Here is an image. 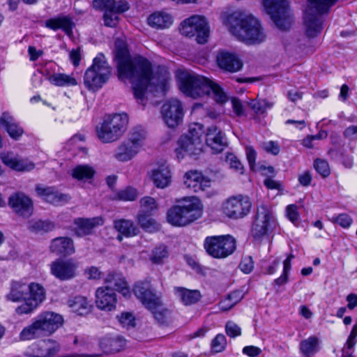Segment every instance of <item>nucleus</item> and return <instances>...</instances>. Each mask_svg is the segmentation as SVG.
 <instances>
[{"mask_svg":"<svg viewBox=\"0 0 357 357\" xmlns=\"http://www.w3.org/2000/svg\"><path fill=\"white\" fill-rule=\"evenodd\" d=\"M266 13L280 30H287L293 22L288 0H261Z\"/></svg>","mask_w":357,"mask_h":357,"instance_id":"obj_9","label":"nucleus"},{"mask_svg":"<svg viewBox=\"0 0 357 357\" xmlns=\"http://www.w3.org/2000/svg\"><path fill=\"white\" fill-rule=\"evenodd\" d=\"M240 269L245 273H250L254 268V262L251 257H245L242 259L240 265Z\"/></svg>","mask_w":357,"mask_h":357,"instance_id":"obj_60","label":"nucleus"},{"mask_svg":"<svg viewBox=\"0 0 357 357\" xmlns=\"http://www.w3.org/2000/svg\"><path fill=\"white\" fill-rule=\"evenodd\" d=\"M128 123L126 114L106 115L96 131L98 138L104 143L117 140L125 132Z\"/></svg>","mask_w":357,"mask_h":357,"instance_id":"obj_7","label":"nucleus"},{"mask_svg":"<svg viewBox=\"0 0 357 357\" xmlns=\"http://www.w3.org/2000/svg\"><path fill=\"white\" fill-rule=\"evenodd\" d=\"M93 6L97 10L104 11V24L109 27L116 26L119 22V14L129 9L128 2L122 0H94Z\"/></svg>","mask_w":357,"mask_h":357,"instance_id":"obj_14","label":"nucleus"},{"mask_svg":"<svg viewBox=\"0 0 357 357\" xmlns=\"http://www.w3.org/2000/svg\"><path fill=\"white\" fill-rule=\"evenodd\" d=\"M105 282L111 288L114 287L115 290L121 293L124 297L130 296V287L121 274L109 273L105 278Z\"/></svg>","mask_w":357,"mask_h":357,"instance_id":"obj_31","label":"nucleus"},{"mask_svg":"<svg viewBox=\"0 0 357 357\" xmlns=\"http://www.w3.org/2000/svg\"><path fill=\"white\" fill-rule=\"evenodd\" d=\"M169 252L166 246L161 245L155 247L153 250L151 255V260L154 264H160L163 260L167 258Z\"/></svg>","mask_w":357,"mask_h":357,"instance_id":"obj_50","label":"nucleus"},{"mask_svg":"<svg viewBox=\"0 0 357 357\" xmlns=\"http://www.w3.org/2000/svg\"><path fill=\"white\" fill-rule=\"evenodd\" d=\"M95 302L98 309L110 312L116 308V295L109 286L100 287L96 289Z\"/></svg>","mask_w":357,"mask_h":357,"instance_id":"obj_19","label":"nucleus"},{"mask_svg":"<svg viewBox=\"0 0 357 357\" xmlns=\"http://www.w3.org/2000/svg\"><path fill=\"white\" fill-rule=\"evenodd\" d=\"M78 266L73 259H58L50 264V273L61 281L70 280L77 275Z\"/></svg>","mask_w":357,"mask_h":357,"instance_id":"obj_16","label":"nucleus"},{"mask_svg":"<svg viewBox=\"0 0 357 357\" xmlns=\"http://www.w3.org/2000/svg\"><path fill=\"white\" fill-rule=\"evenodd\" d=\"M248 105L256 115L264 114L267 109L272 108L273 106V102L266 99L252 100Z\"/></svg>","mask_w":357,"mask_h":357,"instance_id":"obj_47","label":"nucleus"},{"mask_svg":"<svg viewBox=\"0 0 357 357\" xmlns=\"http://www.w3.org/2000/svg\"><path fill=\"white\" fill-rule=\"evenodd\" d=\"M293 257V255H290L284 261L283 273L280 278L275 280V282L278 285H282L287 282L288 273L291 269V261Z\"/></svg>","mask_w":357,"mask_h":357,"instance_id":"obj_54","label":"nucleus"},{"mask_svg":"<svg viewBox=\"0 0 357 357\" xmlns=\"http://www.w3.org/2000/svg\"><path fill=\"white\" fill-rule=\"evenodd\" d=\"M161 114L169 128H176L183 121L184 111L182 103L178 99H170L162 105Z\"/></svg>","mask_w":357,"mask_h":357,"instance_id":"obj_17","label":"nucleus"},{"mask_svg":"<svg viewBox=\"0 0 357 357\" xmlns=\"http://www.w3.org/2000/svg\"><path fill=\"white\" fill-rule=\"evenodd\" d=\"M220 20L232 35L248 44H259L266 38L260 22L244 10L227 9L221 13Z\"/></svg>","mask_w":357,"mask_h":357,"instance_id":"obj_2","label":"nucleus"},{"mask_svg":"<svg viewBox=\"0 0 357 357\" xmlns=\"http://www.w3.org/2000/svg\"><path fill=\"white\" fill-rule=\"evenodd\" d=\"M302 26L305 35L312 37V0H307L302 8Z\"/></svg>","mask_w":357,"mask_h":357,"instance_id":"obj_37","label":"nucleus"},{"mask_svg":"<svg viewBox=\"0 0 357 357\" xmlns=\"http://www.w3.org/2000/svg\"><path fill=\"white\" fill-rule=\"evenodd\" d=\"M8 204L18 215L28 218L33 212L31 199L22 192H17L9 197Z\"/></svg>","mask_w":357,"mask_h":357,"instance_id":"obj_20","label":"nucleus"},{"mask_svg":"<svg viewBox=\"0 0 357 357\" xmlns=\"http://www.w3.org/2000/svg\"><path fill=\"white\" fill-rule=\"evenodd\" d=\"M206 252L214 258H225L236 249L235 239L229 236H208L204 240Z\"/></svg>","mask_w":357,"mask_h":357,"instance_id":"obj_13","label":"nucleus"},{"mask_svg":"<svg viewBox=\"0 0 357 357\" xmlns=\"http://www.w3.org/2000/svg\"><path fill=\"white\" fill-rule=\"evenodd\" d=\"M50 250L58 255H70L75 252L73 241L68 237H59L53 239Z\"/></svg>","mask_w":357,"mask_h":357,"instance_id":"obj_32","label":"nucleus"},{"mask_svg":"<svg viewBox=\"0 0 357 357\" xmlns=\"http://www.w3.org/2000/svg\"><path fill=\"white\" fill-rule=\"evenodd\" d=\"M137 196L138 193L135 188L127 187L116 192L114 199L121 201L131 202L134 201Z\"/></svg>","mask_w":357,"mask_h":357,"instance_id":"obj_49","label":"nucleus"},{"mask_svg":"<svg viewBox=\"0 0 357 357\" xmlns=\"http://www.w3.org/2000/svg\"><path fill=\"white\" fill-rule=\"evenodd\" d=\"M176 78L180 89L188 96L197 98L211 94L218 103L222 104L228 100L226 93L220 85L206 77L179 70L177 72Z\"/></svg>","mask_w":357,"mask_h":357,"instance_id":"obj_3","label":"nucleus"},{"mask_svg":"<svg viewBox=\"0 0 357 357\" xmlns=\"http://www.w3.org/2000/svg\"><path fill=\"white\" fill-rule=\"evenodd\" d=\"M0 158L6 166L15 171L29 172L35 167L33 162L14 156L10 152L1 153Z\"/></svg>","mask_w":357,"mask_h":357,"instance_id":"obj_25","label":"nucleus"},{"mask_svg":"<svg viewBox=\"0 0 357 357\" xmlns=\"http://www.w3.org/2000/svg\"><path fill=\"white\" fill-rule=\"evenodd\" d=\"M206 142L208 146L216 152L221 151L227 145L225 135L215 126L208 128L206 134Z\"/></svg>","mask_w":357,"mask_h":357,"instance_id":"obj_30","label":"nucleus"},{"mask_svg":"<svg viewBox=\"0 0 357 357\" xmlns=\"http://www.w3.org/2000/svg\"><path fill=\"white\" fill-rule=\"evenodd\" d=\"M112 69L103 54L99 53L93 60L92 65L86 70L84 77L85 86L91 91H96L107 82Z\"/></svg>","mask_w":357,"mask_h":357,"instance_id":"obj_8","label":"nucleus"},{"mask_svg":"<svg viewBox=\"0 0 357 357\" xmlns=\"http://www.w3.org/2000/svg\"><path fill=\"white\" fill-rule=\"evenodd\" d=\"M104 219L101 216L91 218H78L75 219V229L79 236L89 235L93 229L104 224Z\"/></svg>","mask_w":357,"mask_h":357,"instance_id":"obj_28","label":"nucleus"},{"mask_svg":"<svg viewBox=\"0 0 357 357\" xmlns=\"http://www.w3.org/2000/svg\"><path fill=\"white\" fill-rule=\"evenodd\" d=\"M151 180L158 188L168 187L172 181V173L168 166L162 165L153 169L149 173Z\"/></svg>","mask_w":357,"mask_h":357,"instance_id":"obj_29","label":"nucleus"},{"mask_svg":"<svg viewBox=\"0 0 357 357\" xmlns=\"http://www.w3.org/2000/svg\"><path fill=\"white\" fill-rule=\"evenodd\" d=\"M203 130L202 125L196 123L189 128L188 132L181 136L177 142L175 153L178 159H183L186 155H198L202 152Z\"/></svg>","mask_w":357,"mask_h":357,"instance_id":"obj_6","label":"nucleus"},{"mask_svg":"<svg viewBox=\"0 0 357 357\" xmlns=\"http://www.w3.org/2000/svg\"><path fill=\"white\" fill-rule=\"evenodd\" d=\"M126 346V340L121 336L105 337L100 342V348L107 354L120 352Z\"/></svg>","mask_w":357,"mask_h":357,"instance_id":"obj_33","label":"nucleus"},{"mask_svg":"<svg viewBox=\"0 0 357 357\" xmlns=\"http://www.w3.org/2000/svg\"><path fill=\"white\" fill-rule=\"evenodd\" d=\"M139 151L138 147L126 139L116 149L114 158L119 161L127 162L132 159Z\"/></svg>","mask_w":357,"mask_h":357,"instance_id":"obj_34","label":"nucleus"},{"mask_svg":"<svg viewBox=\"0 0 357 357\" xmlns=\"http://www.w3.org/2000/svg\"><path fill=\"white\" fill-rule=\"evenodd\" d=\"M227 346V339L223 334H218L211 341V348L213 352L220 353L223 351Z\"/></svg>","mask_w":357,"mask_h":357,"instance_id":"obj_52","label":"nucleus"},{"mask_svg":"<svg viewBox=\"0 0 357 357\" xmlns=\"http://www.w3.org/2000/svg\"><path fill=\"white\" fill-rule=\"evenodd\" d=\"M245 154L250 167L253 170L256 162L257 152L252 146H246Z\"/></svg>","mask_w":357,"mask_h":357,"instance_id":"obj_62","label":"nucleus"},{"mask_svg":"<svg viewBox=\"0 0 357 357\" xmlns=\"http://www.w3.org/2000/svg\"><path fill=\"white\" fill-rule=\"evenodd\" d=\"M300 349L305 357H310L312 354V337H310L301 342Z\"/></svg>","mask_w":357,"mask_h":357,"instance_id":"obj_59","label":"nucleus"},{"mask_svg":"<svg viewBox=\"0 0 357 357\" xmlns=\"http://www.w3.org/2000/svg\"><path fill=\"white\" fill-rule=\"evenodd\" d=\"M36 347V357H50L55 355L60 349L58 343L52 340L40 342Z\"/></svg>","mask_w":357,"mask_h":357,"instance_id":"obj_41","label":"nucleus"},{"mask_svg":"<svg viewBox=\"0 0 357 357\" xmlns=\"http://www.w3.org/2000/svg\"><path fill=\"white\" fill-rule=\"evenodd\" d=\"M336 1L337 0H314V36L322 31L324 15Z\"/></svg>","mask_w":357,"mask_h":357,"instance_id":"obj_21","label":"nucleus"},{"mask_svg":"<svg viewBox=\"0 0 357 357\" xmlns=\"http://www.w3.org/2000/svg\"><path fill=\"white\" fill-rule=\"evenodd\" d=\"M114 227L120 234L117 236V239L122 240V236L126 237H132L137 235L139 230L131 220L120 219L114 222Z\"/></svg>","mask_w":357,"mask_h":357,"instance_id":"obj_36","label":"nucleus"},{"mask_svg":"<svg viewBox=\"0 0 357 357\" xmlns=\"http://www.w3.org/2000/svg\"><path fill=\"white\" fill-rule=\"evenodd\" d=\"M85 274L89 280H100L102 278V272L96 266H91L85 270Z\"/></svg>","mask_w":357,"mask_h":357,"instance_id":"obj_64","label":"nucleus"},{"mask_svg":"<svg viewBox=\"0 0 357 357\" xmlns=\"http://www.w3.org/2000/svg\"><path fill=\"white\" fill-rule=\"evenodd\" d=\"M232 108L234 110V112L238 116H242L245 115V110L243 109V104L241 101L236 98H232L231 100Z\"/></svg>","mask_w":357,"mask_h":357,"instance_id":"obj_63","label":"nucleus"},{"mask_svg":"<svg viewBox=\"0 0 357 357\" xmlns=\"http://www.w3.org/2000/svg\"><path fill=\"white\" fill-rule=\"evenodd\" d=\"M203 204L195 196L185 197L178 201L167 212V221L175 227H185L202 217Z\"/></svg>","mask_w":357,"mask_h":357,"instance_id":"obj_4","label":"nucleus"},{"mask_svg":"<svg viewBox=\"0 0 357 357\" xmlns=\"http://www.w3.org/2000/svg\"><path fill=\"white\" fill-rule=\"evenodd\" d=\"M148 213H139L137 216L138 223L146 231L153 232L159 229V225L156 221L150 218Z\"/></svg>","mask_w":357,"mask_h":357,"instance_id":"obj_46","label":"nucleus"},{"mask_svg":"<svg viewBox=\"0 0 357 357\" xmlns=\"http://www.w3.org/2000/svg\"><path fill=\"white\" fill-rule=\"evenodd\" d=\"M146 137V131L141 127H136L130 131L126 139L141 149L144 144Z\"/></svg>","mask_w":357,"mask_h":357,"instance_id":"obj_45","label":"nucleus"},{"mask_svg":"<svg viewBox=\"0 0 357 357\" xmlns=\"http://www.w3.org/2000/svg\"><path fill=\"white\" fill-rule=\"evenodd\" d=\"M36 191L42 199L54 205L65 204L69 199L67 195L59 192L54 187L38 185L36 187Z\"/></svg>","mask_w":357,"mask_h":357,"instance_id":"obj_24","label":"nucleus"},{"mask_svg":"<svg viewBox=\"0 0 357 357\" xmlns=\"http://www.w3.org/2000/svg\"><path fill=\"white\" fill-rule=\"evenodd\" d=\"M225 160L229 164V167L239 173H243V167L239 160L233 153H227Z\"/></svg>","mask_w":357,"mask_h":357,"instance_id":"obj_58","label":"nucleus"},{"mask_svg":"<svg viewBox=\"0 0 357 357\" xmlns=\"http://www.w3.org/2000/svg\"><path fill=\"white\" fill-rule=\"evenodd\" d=\"M174 293L182 303L185 305L194 304L199 301L201 294L198 290H191L184 287H175Z\"/></svg>","mask_w":357,"mask_h":357,"instance_id":"obj_39","label":"nucleus"},{"mask_svg":"<svg viewBox=\"0 0 357 357\" xmlns=\"http://www.w3.org/2000/svg\"><path fill=\"white\" fill-rule=\"evenodd\" d=\"M94 174V169L89 165H77L73 169L72 173L73 178L84 182H91Z\"/></svg>","mask_w":357,"mask_h":357,"instance_id":"obj_43","label":"nucleus"},{"mask_svg":"<svg viewBox=\"0 0 357 357\" xmlns=\"http://www.w3.org/2000/svg\"><path fill=\"white\" fill-rule=\"evenodd\" d=\"M180 32L187 37L196 36L197 42L204 44L209 36V25L204 16L195 15L181 22Z\"/></svg>","mask_w":357,"mask_h":357,"instance_id":"obj_12","label":"nucleus"},{"mask_svg":"<svg viewBox=\"0 0 357 357\" xmlns=\"http://www.w3.org/2000/svg\"><path fill=\"white\" fill-rule=\"evenodd\" d=\"M121 326L126 328H133L135 326V319L132 314L130 312H123L118 317Z\"/></svg>","mask_w":357,"mask_h":357,"instance_id":"obj_56","label":"nucleus"},{"mask_svg":"<svg viewBox=\"0 0 357 357\" xmlns=\"http://www.w3.org/2000/svg\"><path fill=\"white\" fill-rule=\"evenodd\" d=\"M252 207V204L249 197L238 195L226 199L222 203L221 211L229 219L238 220L247 216Z\"/></svg>","mask_w":357,"mask_h":357,"instance_id":"obj_11","label":"nucleus"},{"mask_svg":"<svg viewBox=\"0 0 357 357\" xmlns=\"http://www.w3.org/2000/svg\"><path fill=\"white\" fill-rule=\"evenodd\" d=\"M216 61L220 68L229 73L238 72L243 67L242 61L236 54L226 51L218 52Z\"/></svg>","mask_w":357,"mask_h":357,"instance_id":"obj_23","label":"nucleus"},{"mask_svg":"<svg viewBox=\"0 0 357 357\" xmlns=\"http://www.w3.org/2000/svg\"><path fill=\"white\" fill-rule=\"evenodd\" d=\"M36 319L45 335L52 334L63 324L62 317L52 312H43Z\"/></svg>","mask_w":357,"mask_h":357,"instance_id":"obj_22","label":"nucleus"},{"mask_svg":"<svg viewBox=\"0 0 357 357\" xmlns=\"http://www.w3.org/2000/svg\"><path fill=\"white\" fill-rule=\"evenodd\" d=\"M149 24L156 29H165L169 27L173 23L172 17L165 12H155L148 18Z\"/></svg>","mask_w":357,"mask_h":357,"instance_id":"obj_38","label":"nucleus"},{"mask_svg":"<svg viewBox=\"0 0 357 357\" xmlns=\"http://www.w3.org/2000/svg\"><path fill=\"white\" fill-rule=\"evenodd\" d=\"M314 168L323 178L328 177L331 174V169L328 162L325 160L317 159L314 162Z\"/></svg>","mask_w":357,"mask_h":357,"instance_id":"obj_53","label":"nucleus"},{"mask_svg":"<svg viewBox=\"0 0 357 357\" xmlns=\"http://www.w3.org/2000/svg\"><path fill=\"white\" fill-rule=\"evenodd\" d=\"M225 332L228 336L234 338L241 335V329L238 325L232 321H229L225 325Z\"/></svg>","mask_w":357,"mask_h":357,"instance_id":"obj_57","label":"nucleus"},{"mask_svg":"<svg viewBox=\"0 0 357 357\" xmlns=\"http://www.w3.org/2000/svg\"><path fill=\"white\" fill-rule=\"evenodd\" d=\"M47 79L52 84L57 86H73L77 84V82L73 75H67L65 73H53L48 75Z\"/></svg>","mask_w":357,"mask_h":357,"instance_id":"obj_40","label":"nucleus"},{"mask_svg":"<svg viewBox=\"0 0 357 357\" xmlns=\"http://www.w3.org/2000/svg\"><path fill=\"white\" fill-rule=\"evenodd\" d=\"M331 220L345 229L349 228L353 222L352 218L346 213H342L337 216L333 217Z\"/></svg>","mask_w":357,"mask_h":357,"instance_id":"obj_55","label":"nucleus"},{"mask_svg":"<svg viewBox=\"0 0 357 357\" xmlns=\"http://www.w3.org/2000/svg\"><path fill=\"white\" fill-rule=\"evenodd\" d=\"M28 287L27 298L25 302L15 309V312L18 314L31 313L45 299V289L40 284L31 282L28 284Z\"/></svg>","mask_w":357,"mask_h":357,"instance_id":"obj_15","label":"nucleus"},{"mask_svg":"<svg viewBox=\"0 0 357 357\" xmlns=\"http://www.w3.org/2000/svg\"><path fill=\"white\" fill-rule=\"evenodd\" d=\"M45 26L53 31L62 30L67 36H71L75 24L69 15H59L45 22Z\"/></svg>","mask_w":357,"mask_h":357,"instance_id":"obj_26","label":"nucleus"},{"mask_svg":"<svg viewBox=\"0 0 357 357\" xmlns=\"http://www.w3.org/2000/svg\"><path fill=\"white\" fill-rule=\"evenodd\" d=\"M44 333L37 321L31 324L30 326L25 327L20 334V337L22 340H30L35 338H38L44 336Z\"/></svg>","mask_w":357,"mask_h":357,"instance_id":"obj_44","label":"nucleus"},{"mask_svg":"<svg viewBox=\"0 0 357 357\" xmlns=\"http://www.w3.org/2000/svg\"><path fill=\"white\" fill-rule=\"evenodd\" d=\"M263 149L269 153L276 155L280 152V146L273 141L264 142L262 145Z\"/></svg>","mask_w":357,"mask_h":357,"instance_id":"obj_61","label":"nucleus"},{"mask_svg":"<svg viewBox=\"0 0 357 357\" xmlns=\"http://www.w3.org/2000/svg\"><path fill=\"white\" fill-rule=\"evenodd\" d=\"M68 305L73 312L79 315L86 314L91 307V304L87 298L80 296L69 299Z\"/></svg>","mask_w":357,"mask_h":357,"instance_id":"obj_42","label":"nucleus"},{"mask_svg":"<svg viewBox=\"0 0 357 357\" xmlns=\"http://www.w3.org/2000/svg\"><path fill=\"white\" fill-rule=\"evenodd\" d=\"M276 225V220L271 208L265 204L257 206L251 228V236L256 241L268 236Z\"/></svg>","mask_w":357,"mask_h":357,"instance_id":"obj_10","label":"nucleus"},{"mask_svg":"<svg viewBox=\"0 0 357 357\" xmlns=\"http://www.w3.org/2000/svg\"><path fill=\"white\" fill-rule=\"evenodd\" d=\"M133 292L142 304L153 314L155 319L163 323L169 314V310L164 305L160 297L151 289L148 282H137L133 287Z\"/></svg>","mask_w":357,"mask_h":357,"instance_id":"obj_5","label":"nucleus"},{"mask_svg":"<svg viewBox=\"0 0 357 357\" xmlns=\"http://www.w3.org/2000/svg\"><path fill=\"white\" fill-rule=\"evenodd\" d=\"M114 54L119 79L131 83L135 97L139 103L144 105V94L149 85H155L156 91H165L169 73L165 70L162 77L157 78V83L155 82L156 76L152 77L151 63L140 56L131 57L123 39H116Z\"/></svg>","mask_w":357,"mask_h":357,"instance_id":"obj_1","label":"nucleus"},{"mask_svg":"<svg viewBox=\"0 0 357 357\" xmlns=\"http://www.w3.org/2000/svg\"><path fill=\"white\" fill-rule=\"evenodd\" d=\"M0 126L14 140H19L24 134L23 128L8 112H3L1 116Z\"/></svg>","mask_w":357,"mask_h":357,"instance_id":"obj_27","label":"nucleus"},{"mask_svg":"<svg viewBox=\"0 0 357 357\" xmlns=\"http://www.w3.org/2000/svg\"><path fill=\"white\" fill-rule=\"evenodd\" d=\"M211 181L197 170H190L183 176V185L185 188L194 192L204 191L211 186Z\"/></svg>","mask_w":357,"mask_h":357,"instance_id":"obj_18","label":"nucleus"},{"mask_svg":"<svg viewBox=\"0 0 357 357\" xmlns=\"http://www.w3.org/2000/svg\"><path fill=\"white\" fill-rule=\"evenodd\" d=\"M29 291L28 284L20 281L13 282L10 291L6 295L7 300L12 302H25Z\"/></svg>","mask_w":357,"mask_h":357,"instance_id":"obj_35","label":"nucleus"},{"mask_svg":"<svg viewBox=\"0 0 357 357\" xmlns=\"http://www.w3.org/2000/svg\"><path fill=\"white\" fill-rule=\"evenodd\" d=\"M141 211L139 213L151 215L158 208L155 199L151 197H144L140 199Z\"/></svg>","mask_w":357,"mask_h":357,"instance_id":"obj_48","label":"nucleus"},{"mask_svg":"<svg viewBox=\"0 0 357 357\" xmlns=\"http://www.w3.org/2000/svg\"><path fill=\"white\" fill-rule=\"evenodd\" d=\"M29 228L36 232L39 231H49L54 228V225L50 221L37 220L31 221L29 222Z\"/></svg>","mask_w":357,"mask_h":357,"instance_id":"obj_51","label":"nucleus"}]
</instances>
